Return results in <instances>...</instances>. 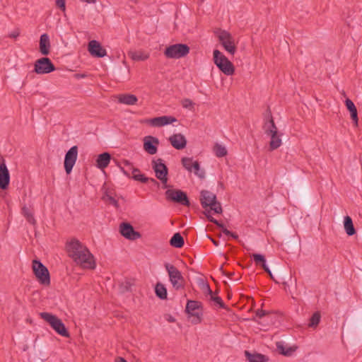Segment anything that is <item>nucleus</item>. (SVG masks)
<instances>
[{"instance_id": "1", "label": "nucleus", "mask_w": 362, "mask_h": 362, "mask_svg": "<svg viewBox=\"0 0 362 362\" xmlns=\"http://www.w3.org/2000/svg\"><path fill=\"white\" fill-rule=\"evenodd\" d=\"M66 248L69 257L77 264L85 269H95V262L93 255L78 240L71 239L66 243Z\"/></svg>"}, {"instance_id": "2", "label": "nucleus", "mask_w": 362, "mask_h": 362, "mask_svg": "<svg viewBox=\"0 0 362 362\" xmlns=\"http://www.w3.org/2000/svg\"><path fill=\"white\" fill-rule=\"evenodd\" d=\"M40 316L42 319L49 323L52 328L59 335L64 337H69L70 334L66 329L62 320L56 315L49 313H40Z\"/></svg>"}, {"instance_id": "3", "label": "nucleus", "mask_w": 362, "mask_h": 362, "mask_svg": "<svg viewBox=\"0 0 362 362\" xmlns=\"http://www.w3.org/2000/svg\"><path fill=\"white\" fill-rule=\"evenodd\" d=\"M201 204L203 208L206 209L209 207V211H214L216 214L222 213V208L221 204L216 201V195L208 190H202L201 192Z\"/></svg>"}, {"instance_id": "4", "label": "nucleus", "mask_w": 362, "mask_h": 362, "mask_svg": "<svg viewBox=\"0 0 362 362\" xmlns=\"http://www.w3.org/2000/svg\"><path fill=\"white\" fill-rule=\"evenodd\" d=\"M214 61L224 74L231 76L234 74L235 68L232 62L218 49L214 51Z\"/></svg>"}, {"instance_id": "5", "label": "nucleus", "mask_w": 362, "mask_h": 362, "mask_svg": "<svg viewBox=\"0 0 362 362\" xmlns=\"http://www.w3.org/2000/svg\"><path fill=\"white\" fill-rule=\"evenodd\" d=\"M33 273L38 281L44 285L49 286L50 284V276L47 268L37 259L33 261Z\"/></svg>"}, {"instance_id": "6", "label": "nucleus", "mask_w": 362, "mask_h": 362, "mask_svg": "<svg viewBox=\"0 0 362 362\" xmlns=\"http://www.w3.org/2000/svg\"><path fill=\"white\" fill-rule=\"evenodd\" d=\"M189 52V47L185 44H175L167 47L164 55L168 59H180L187 56Z\"/></svg>"}, {"instance_id": "7", "label": "nucleus", "mask_w": 362, "mask_h": 362, "mask_svg": "<svg viewBox=\"0 0 362 362\" xmlns=\"http://www.w3.org/2000/svg\"><path fill=\"white\" fill-rule=\"evenodd\" d=\"M168 272L169 279L175 290H180L184 287V278L181 272L174 265L166 263L165 264Z\"/></svg>"}, {"instance_id": "8", "label": "nucleus", "mask_w": 362, "mask_h": 362, "mask_svg": "<svg viewBox=\"0 0 362 362\" xmlns=\"http://www.w3.org/2000/svg\"><path fill=\"white\" fill-rule=\"evenodd\" d=\"M202 303L197 300H189L186 305L185 310L192 317V323L197 325L202 322Z\"/></svg>"}, {"instance_id": "9", "label": "nucleus", "mask_w": 362, "mask_h": 362, "mask_svg": "<svg viewBox=\"0 0 362 362\" xmlns=\"http://www.w3.org/2000/svg\"><path fill=\"white\" fill-rule=\"evenodd\" d=\"M216 34L224 49L228 53L234 54L236 52V47L231 35L228 32L222 30H218Z\"/></svg>"}, {"instance_id": "10", "label": "nucleus", "mask_w": 362, "mask_h": 362, "mask_svg": "<svg viewBox=\"0 0 362 362\" xmlns=\"http://www.w3.org/2000/svg\"><path fill=\"white\" fill-rule=\"evenodd\" d=\"M165 194L168 200L186 206L190 204L187 194L180 189H168Z\"/></svg>"}, {"instance_id": "11", "label": "nucleus", "mask_w": 362, "mask_h": 362, "mask_svg": "<svg viewBox=\"0 0 362 362\" xmlns=\"http://www.w3.org/2000/svg\"><path fill=\"white\" fill-rule=\"evenodd\" d=\"M55 70V66L50 59L42 57L35 61L34 71L37 74H49Z\"/></svg>"}, {"instance_id": "12", "label": "nucleus", "mask_w": 362, "mask_h": 362, "mask_svg": "<svg viewBox=\"0 0 362 362\" xmlns=\"http://www.w3.org/2000/svg\"><path fill=\"white\" fill-rule=\"evenodd\" d=\"M153 169L155 171L156 177L160 180L163 184H166L168 181V168L163 163L161 158H158L157 160H153Z\"/></svg>"}, {"instance_id": "13", "label": "nucleus", "mask_w": 362, "mask_h": 362, "mask_svg": "<svg viewBox=\"0 0 362 362\" xmlns=\"http://www.w3.org/2000/svg\"><path fill=\"white\" fill-rule=\"evenodd\" d=\"M78 157L77 146H72L66 153L64 158V168L66 174H70Z\"/></svg>"}, {"instance_id": "14", "label": "nucleus", "mask_w": 362, "mask_h": 362, "mask_svg": "<svg viewBox=\"0 0 362 362\" xmlns=\"http://www.w3.org/2000/svg\"><path fill=\"white\" fill-rule=\"evenodd\" d=\"M120 233L127 239L134 240L141 237L139 232L135 231L133 226L129 223H122L119 226Z\"/></svg>"}, {"instance_id": "15", "label": "nucleus", "mask_w": 362, "mask_h": 362, "mask_svg": "<svg viewBox=\"0 0 362 362\" xmlns=\"http://www.w3.org/2000/svg\"><path fill=\"white\" fill-rule=\"evenodd\" d=\"M159 140L153 136H146L144 139V149L150 155L157 153Z\"/></svg>"}, {"instance_id": "16", "label": "nucleus", "mask_w": 362, "mask_h": 362, "mask_svg": "<svg viewBox=\"0 0 362 362\" xmlns=\"http://www.w3.org/2000/svg\"><path fill=\"white\" fill-rule=\"evenodd\" d=\"M10 184V173L8 169L3 160L0 163V189H7Z\"/></svg>"}, {"instance_id": "17", "label": "nucleus", "mask_w": 362, "mask_h": 362, "mask_svg": "<svg viewBox=\"0 0 362 362\" xmlns=\"http://www.w3.org/2000/svg\"><path fill=\"white\" fill-rule=\"evenodd\" d=\"M88 51L90 54L96 57H103L106 56L107 52L105 48L97 40H91L88 43Z\"/></svg>"}, {"instance_id": "18", "label": "nucleus", "mask_w": 362, "mask_h": 362, "mask_svg": "<svg viewBox=\"0 0 362 362\" xmlns=\"http://www.w3.org/2000/svg\"><path fill=\"white\" fill-rule=\"evenodd\" d=\"M177 122V119L173 116H161L150 119L147 122L153 127H163Z\"/></svg>"}, {"instance_id": "19", "label": "nucleus", "mask_w": 362, "mask_h": 362, "mask_svg": "<svg viewBox=\"0 0 362 362\" xmlns=\"http://www.w3.org/2000/svg\"><path fill=\"white\" fill-rule=\"evenodd\" d=\"M171 145L176 149L180 150L185 148L187 140L182 134H175L169 138Z\"/></svg>"}, {"instance_id": "20", "label": "nucleus", "mask_w": 362, "mask_h": 362, "mask_svg": "<svg viewBox=\"0 0 362 362\" xmlns=\"http://www.w3.org/2000/svg\"><path fill=\"white\" fill-rule=\"evenodd\" d=\"M263 129L267 135L278 132L271 112H269L267 116L265 117Z\"/></svg>"}, {"instance_id": "21", "label": "nucleus", "mask_w": 362, "mask_h": 362, "mask_svg": "<svg viewBox=\"0 0 362 362\" xmlns=\"http://www.w3.org/2000/svg\"><path fill=\"white\" fill-rule=\"evenodd\" d=\"M50 46L49 35L46 33L42 34L40 38V52L43 55L49 54Z\"/></svg>"}, {"instance_id": "22", "label": "nucleus", "mask_w": 362, "mask_h": 362, "mask_svg": "<svg viewBox=\"0 0 362 362\" xmlns=\"http://www.w3.org/2000/svg\"><path fill=\"white\" fill-rule=\"evenodd\" d=\"M117 98L119 103L127 105H135L138 101V98L136 95L129 93L119 94L117 96Z\"/></svg>"}, {"instance_id": "23", "label": "nucleus", "mask_w": 362, "mask_h": 362, "mask_svg": "<svg viewBox=\"0 0 362 362\" xmlns=\"http://www.w3.org/2000/svg\"><path fill=\"white\" fill-rule=\"evenodd\" d=\"M345 105L348 110L350 112L351 119L353 120L355 126L357 127L358 124V117L357 109L354 103L349 98H346L345 100Z\"/></svg>"}, {"instance_id": "24", "label": "nucleus", "mask_w": 362, "mask_h": 362, "mask_svg": "<svg viewBox=\"0 0 362 362\" xmlns=\"http://www.w3.org/2000/svg\"><path fill=\"white\" fill-rule=\"evenodd\" d=\"M255 264L257 265L261 266V267L270 276L271 278H273L272 274L269 269L268 266L266 264V259L264 255L261 254H252V255Z\"/></svg>"}, {"instance_id": "25", "label": "nucleus", "mask_w": 362, "mask_h": 362, "mask_svg": "<svg viewBox=\"0 0 362 362\" xmlns=\"http://www.w3.org/2000/svg\"><path fill=\"white\" fill-rule=\"evenodd\" d=\"M245 355L249 362H267L268 361V358L266 356L258 353H250L248 351H245Z\"/></svg>"}, {"instance_id": "26", "label": "nucleus", "mask_w": 362, "mask_h": 362, "mask_svg": "<svg viewBox=\"0 0 362 362\" xmlns=\"http://www.w3.org/2000/svg\"><path fill=\"white\" fill-rule=\"evenodd\" d=\"M128 55L134 61H144L149 57V53L142 50L129 51Z\"/></svg>"}, {"instance_id": "27", "label": "nucleus", "mask_w": 362, "mask_h": 362, "mask_svg": "<svg viewBox=\"0 0 362 362\" xmlns=\"http://www.w3.org/2000/svg\"><path fill=\"white\" fill-rule=\"evenodd\" d=\"M111 159L110 154L109 153H103L100 154L97 158V167L100 169H104L108 166Z\"/></svg>"}, {"instance_id": "28", "label": "nucleus", "mask_w": 362, "mask_h": 362, "mask_svg": "<svg viewBox=\"0 0 362 362\" xmlns=\"http://www.w3.org/2000/svg\"><path fill=\"white\" fill-rule=\"evenodd\" d=\"M21 214L28 223L33 226L36 224V220L33 216V209L31 206L24 205L21 209Z\"/></svg>"}, {"instance_id": "29", "label": "nucleus", "mask_w": 362, "mask_h": 362, "mask_svg": "<svg viewBox=\"0 0 362 362\" xmlns=\"http://www.w3.org/2000/svg\"><path fill=\"white\" fill-rule=\"evenodd\" d=\"M271 137V141L269 142V149L270 151H274L276 148H278L282 144L281 135L279 134L278 132H276L275 133H272L270 134H268Z\"/></svg>"}, {"instance_id": "30", "label": "nucleus", "mask_w": 362, "mask_h": 362, "mask_svg": "<svg viewBox=\"0 0 362 362\" xmlns=\"http://www.w3.org/2000/svg\"><path fill=\"white\" fill-rule=\"evenodd\" d=\"M344 227L346 234L349 236H351L356 234V229L354 226L353 221L350 216H344Z\"/></svg>"}, {"instance_id": "31", "label": "nucleus", "mask_w": 362, "mask_h": 362, "mask_svg": "<svg viewBox=\"0 0 362 362\" xmlns=\"http://www.w3.org/2000/svg\"><path fill=\"white\" fill-rule=\"evenodd\" d=\"M170 244L174 247L181 248L185 244L184 238L180 233H176L170 240Z\"/></svg>"}, {"instance_id": "32", "label": "nucleus", "mask_w": 362, "mask_h": 362, "mask_svg": "<svg viewBox=\"0 0 362 362\" xmlns=\"http://www.w3.org/2000/svg\"><path fill=\"white\" fill-rule=\"evenodd\" d=\"M155 293L160 299L165 300L167 298V289L164 284L158 282L155 286Z\"/></svg>"}, {"instance_id": "33", "label": "nucleus", "mask_w": 362, "mask_h": 362, "mask_svg": "<svg viewBox=\"0 0 362 362\" xmlns=\"http://www.w3.org/2000/svg\"><path fill=\"white\" fill-rule=\"evenodd\" d=\"M276 347L279 352L284 356H290L293 351H296V348L293 347H288L286 349L283 342H277Z\"/></svg>"}, {"instance_id": "34", "label": "nucleus", "mask_w": 362, "mask_h": 362, "mask_svg": "<svg viewBox=\"0 0 362 362\" xmlns=\"http://www.w3.org/2000/svg\"><path fill=\"white\" fill-rule=\"evenodd\" d=\"M192 172H194V175L201 179H204L205 177V171L204 169L201 168L199 162L197 160L194 162Z\"/></svg>"}, {"instance_id": "35", "label": "nucleus", "mask_w": 362, "mask_h": 362, "mask_svg": "<svg viewBox=\"0 0 362 362\" xmlns=\"http://www.w3.org/2000/svg\"><path fill=\"white\" fill-rule=\"evenodd\" d=\"M214 152L218 158H222L227 155V150L225 146L218 144H216L214 146Z\"/></svg>"}, {"instance_id": "36", "label": "nucleus", "mask_w": 362, "mask_h": 362, "mask_svg": "<svg viewBox=\"0 0 362 362\" xmlns=\"http://www.w3.org/2000/svg\"><path fill=\"white\" fill-rule=\"evenodd\" d=\"M321 315L319 312H315L311 316L308 326L312 328L316 327L320 322Z\"/></svg>"}, {"instance_id": "37", "label": "nucleus", "mask_w": 362, "mask_h": 362, "mask_svg": "<svg viewBox=\"0 0 362 362\" xmlns=\"http://www.w3.org/2000/svg\"><path fill=\"white\" fill-rule=\"evenodd\" d=\"M183 167L189 172H192L194 162L192 158L184 157L181 160Z\"/></svg>"}, {"instance_id": "38", "label": "nucleus", "mask_w": 362, "mask_h": 362, "mask_svg": "<svg viewBox=\"0 0 362 362\" xmlns=\"http://www.w3.org/2000/svg\"><path fill=\"white\" fill-rule=\"evenodd\" d=\"M102 199L104 202H106L110 203V204H112L116 208L119 207L118 202L111 194H110L107 192H106L105 193V194L103 196Z\"/></svg>"}, {"instance_id": "39", "label": "nucleus", "mask_w": 362, "mask_h": 362, "mask_svg": "<svg viewBox=\"0 0 362 362\" xmlns=\"http://www.w3.org/2000/svg\"><path fill=\"white\" fill-rule=\"evenodd\" d=\"M182 106L185 108L188 109L189 110H193L194 107V103L192 102V100L189 98H185L181 101Z\"/></svg>"}, {"instance_id": "40", "label": "nucleus", "mask_w": 362, "mask_h": 362, "mask_svg": "<svg viewBox=\"0 0 362 362\" xmlns=\"http://www.w3.org/2000/svg\"><path fill=\"white\" fill-rule=\"evenodd\" d=\"M132 178L136 181H139L142 183H146L148 182L149 178L146 177L144 174L141 173V171L139 170V173H138L137 175L132 176Z\"/></svg>"}, {"instance_id": "41", "label": "nucleus", "mask_w": 362, "mask_h": 362, "mask_svg": "<svg viewBox=\"0 0 362 362\" xmlns=\"http://www.w3.org/2000/svg\"><path fill=\"white\" fill-rule=\"evenodd\" d=\"M204 214L210 222L215 223L217 226H218L221 228H223L224 225L223 223H219L216 219L213 218L210 214V211H206L204 212Z\"/></svg>"}, {"instance_id": "42", "label": "nucleus", "mask_w": 362, "mask_h": 362, "mask_svg": "<svg viewBox=\"0 0 362 362\" xmlns=\"http://www.w3.org/2000/svg\"><path fill=\"white\" fill-rule=\"evenodd\" d=\"M211 300L218 305L220 308H225V304L219 296H211Z\"/></svg>"}, {"instance_id": "43", "label": "nucleus", "mask_w": 362, "mask_h": 362, "mask_svg": "<svg viewBox=\"0 0 362 362\" xmlns=\"http://www.w3.org/2000/svg\"><path fill=\"white\" fill-rule=\"evenodd\" d=\"M56 6L64 11L66 9L65 0H56Z\"/></svg>"}, {"instance_id": "44", "label": "nucleus", "mask_w": 362, "mask_h": 362, "mask_svg": "<svg viewBox=\"0 0 362 362\" xmlns=\"http://www.w3.org/2000/svg\"><path fill=\"white\" fill-rule=\"evenodd\" d=\"M124 167V168H129V169L133 167V165L127 160H123L119 165V168Z\"/></svg>"}, {"instance_id": "45", "label": "nucleus", "mask_w": 362, "mask_h": 362, "mask_svg": "<svg viewBox=\"0 0 362 362\" xmlns=\"http://www.w3.org/2000/svg\"><path fill=\"white\" fill-rule=\"evenodd\" d=\"M20 35V30L18 28L15 29L13 31H12L9 35L8 37L11 38H17Z\"/></svg>"}, {"instance_id": "46", "label": "nucleus", "mask_w": 362, "mask_h": 362, "mask_svg": "<svg viewBox=\"0 0 362 362\" xmlns=\"http://www.w3.org/2000/svg\"><path fill=\"white\" fill-rule=\"evenodd\" d=\"M267 314V312L262 309H258L255 312V315L259 318H262V317L265 316Z\"/></svg>"}, {"instance_id": "47", "label": "nucleus", "mask_w": 362, "mask_h": 362, "mask_svg": "<svg viewBox=\"0 0 362 362\" xmlns=\"http://www.w3.org/2000/svg\"><path fill=\"white\" fill-rule=\"evenodd\" d=\"M121 170L127 177H131V170L129 168L121 167Z\"/></svg>"}, {"instance_id": "48", "label": "nucleus", "mask_w": 362, "mask_h": 362, "mask_svg": "<svg viewBox=\"0 0 362 362\" xmlns=\"http://www.w3.org/2000/svg\"><path fill=\"white\" fill-rule=\"evenodd\" d=\"M130 170H131V177L137 175L138 173H139V170H140L139 168H134V166L132 168H130Z\"/></svg>"}, {"instance_id": "49", "label": "nucleus", "mask_w": 362, "mask_h": 362, "mask_svg": "<svg viewBox=\"0 0 362 362\" xmlns=\"http://www.w3.org/2000/svg\"><path fill=\"white\" fill-rule=\"evenodd\" d=\"M206 291L208 293V294H209L211 296H214L213 295V291H211V289L210 288L209 284H206Z\"/></svg>"}, {"instance_id": "50", "label": "nucleus", "mask_w": 362, "mask_h": 362, "mask_svg": "<svg viewBox=\"0 0 362 362\" xmlns=\"http://www.w3.org/2000/svg\"><path fill=\"white\" fill-rule=\"evenodd\" d=\"M222 232L227 235H230V231L226 228L224 226L223 228H222Z\"/></svg>"}, {"instance_id": "51", "label": "nucleus", "mask_w": 362, "mask_h": 362, "mask_svg": "<svg viewBox=\"0 0 362 362\" xmlns=\"http://www.w3.org/2000/svg\"><path fill=\"white\" fill-rule=\"evenodd\" d=\"M230 236H231L235 240L238 239V235L235 233L230 232Z\"/></svg>"}, {"instance_id": "52", "label": "nucleus", "mask_w": 362, "mask_h": 362, "mask_svg": "<svg viewBox=\"0 0 362 362\" xmlns=\"http://www.w3.org/2000/svg\"><path fill=\"white\" fill-rule=\"evenodd\" d=\"M148 181H150L151 183H153L154 185H158V182L154 178H149Z\"/></svg>"}, {"instance_id": "53", "label": "nucleus", "mask_w": 362, "mask_h": 362, "mask_svg": "<svg viewBox=\"0 0 362 362\" xmlns=\"http://www.w3.org/2000/svg\"><path fill=\"white\" fill-rule=\"evenodd\" d=\"M116 362H127L124 358H122V357H119L117 360H116Z\"/></svg>"}, {"instance_id": "54", "label": "nucleus", "mask_w": 362, "mask_h": 362, "mask_svg": "<svg viewBox=\"0 0 362 362\" xmlns=\"http://www.w3.org/2000/svg\"><path fill=\"white\" fill-rule=\"evenodd\" d=\"M211 239V240L212 241V243L214 244V245L216 246H218V243L217 241H216L215 240H214L213 238H209Z\"/></svg>"}, {"instance_id": "55", "label": "nucleus", "mask_w": 362, "mask_h": 362, "mask_svg": "<svg viewBox=\"0 0 362 362\" xmlns=\"http://www.w3.org/2000/svg\"><path fill=\"white\" fill-rule=\"evenodd\" d=\"M86 1L88 4L95 3L96 0H86Z\"/></svg>"}, {"instance_id": "56", "label": "nucleus", "mask_w": 362, "mask_h": 362, "mask_svg": "<svg viewBox=\"0 0 362 362\" xmlns=\"http://www.w3.org/2000/svg\"><path fill=\"white\" fill-rule=\"evenodd\" d=\"M170 322H174V321H175V319H174V318H170Z\"/></svg>"}]
</instances>
